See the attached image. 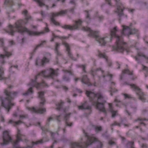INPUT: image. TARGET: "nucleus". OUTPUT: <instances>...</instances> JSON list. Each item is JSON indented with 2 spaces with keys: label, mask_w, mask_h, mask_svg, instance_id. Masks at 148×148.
Wrapping results in <instances>:
<instances>
[{
  "label": "nucleus",
  "mask_w": 148,
  "mask_h": 148,
  "mask_svg": "<svg viewBox=\"0 0 148 148\" xmlns=\"http://www.w3.org/2000/svg\"><path fill=\"white\" fill-rule=\"evenodd\" d=\"M145 120H146V119H142L140 118H138L137 119L134 120L135 122H137L138 121H143Z\"/></svg>",
  "instance_id": "nucleus-40"
},
{
  "label": "nucleus",
  "mask_w": 148,
  "mask_h": 148,
  "mask_svg": "<svg viewBox=\"0 0 148 148\" xmlns=\"http://www.w3.org/2000/svg\"><path fill=\"white\" fill-rule=\"evenodd\" d=\"M14 27L11 25L9 26V29L7 32L8 33H9L11 35H14L13 33L15 32L14 31Z\"/></svg>",
  "instance_id": "nucleus-23"
},
{
  "label": "nucleus",
  "mask_w": 148,
  "mask_h": 148,
  "mask_svg": "<svg viewBox=\"0 0 148 148\" xmlns=\"http://www.w3.org/2000/svg\"><path fill=\"white\" fill-rule=\"evenodd\" d=\"M107 75L110 76L111 79L112 77V74H107ZM110 80H111V79H110Z\"/></svg>",
  "instance_id": "nucleus-63"
},
{
  "label": "nucleus",
  "mask_w": 148,
  "mask_h": 148,
  "mask_svg": "<svg viewBox=\"0 0 148 148\" xmlns=\"http://www.w3.org/2000/svg\"><path fill=\"white\" fill-rule=\"evenodd\" d=\"M81 67H82V69L84 71V72H85V66L82 65V66Z\"/></svg>",
  "instance_id": "nucleus-59"
},
{
  "label": "nucleus",
  "mask_w": 148,
  "mask_h": 148,
  "mask_svg": "<svg viewBox=\"0 0 148 148\" xmlns=\"http://www.w3.org/2000/svg\"><path fill=\"white\" fill-rule=\"evenodd\" d=\"M109 111L111 112L112 114V118L115 117L117 114V111H114V110L113 108L112 107V104L111 103H109Z\"/></svg>",
  "instance_id": "nucleus-17"
},
{
  "label": "nucleus",
  "mask_w": 148,
  "mask_h": 148,
  "mask_svg": "<svg viewBox=\"0 0 148 148\" xmlns=\"http://www.w3.org/2000/svg\"><path fill=\"white\" fill-rule=\"evenodd\" d=\"M4 4L5 5L9 4L11 6L14 5V3L12 0H5Z\"/></svg>",
  "instance_id": "nucleus-27"
},
{
  "label": "nucleus",
  "mask_w": 148,
  "mask_h": 148,
  "mask_svg": "<svg viewBox=\"0 0 148 148\" xmlns=\"http://www.w3.org/2000/svg\"><path fill=\"white\" fill-rule=\"evenodd\" d=\"M27 10H25L24 11H23L22 12V14H25V15H27Z\"/></svg>",
  "instance_id": "nucleus-55"
},
{
  "label": "nucleus",
  "mask_w": 148,
  "mask_h": 148,
  "mask_svg": "<svg viewBox=\"0 0 148 148\" xmlns=\"http://www.w3.org/2000/svg\"><path fill=\"white\" fill-rule=\"evenodd\" d=\"M60 115H59L58 116H57L56 117V119L58 121H59V122L60 121V120L58 119V118L59 117H60Z\"/></svg>",
  "instance_id": "nucleus-61"
},
{
  "label": "nucleus",
  "mask_w": 148,
  "mask_h": 148,
  "mask_svg": "<svg viewBox=\"0 0 148 148\" xmlns=\"http://www.w3.org/2000/svg\"><path fill=\"white\" fill-rule=\"evenodd\" d=\"M97 56L99 58H103L105 59L106 61L108 60V57L105 54V53H102L99 50L97 51Z\"/></svg>",
  "instance_id": "nucleus-19"
},
{
  "label": "nucleus",
  "mask_w": 148,
  "mask_h": 148,
  "mask_svg": "<svg viewBox=\"0 0 148 148\" xmlns=\"http://www.w3.org/2000/svg\"><path fill=\"white\" fill-rule=\"evenodd\" d=\"M93 127L95 129V131L97 133L101 131L102 130V128L101 126L93 125Z\"/></svg>",
  "instance_id": "nucleus-28"
},
{
  "label": "nucleus",
  "mask_w": 148,
  "mask_h": 148,
  "mask_svg": "<svg viewBox=\"0 0 148 148\" xmlns=\"http://www.w3.org/2000/svg\"><path fill=\"white\" fill-rule=\"evenodd\" d=\"M3 49L5 51L4 54H1L0 55V58H2L3 59L5 56L9 57L12 55V54L11 53L7 51V48L6 47H4Z\"/></svg>",
  "instance_id": "nucleus-16"
},
{
  "label": "nucleus",
  "mask_w": 148,
  "mask_h": 148,
  "mask_svg": "<svg viewBox=\"0 0 148 148\" xmlns=\"http://www.w3.org/2000/svg\"><path fill=\"white\" fill-rule=\"evenodd\" d=\"M4 93L6 97L5 98V100L2 101L1 106L6 109H7L8 112L11 108V106H14V104L11 102V100L12 99L10 95L11 93L6 89L5 90ZM18 93V92L16 91H13L11 92V94L14 96H16Z\"/></svg>",
  "instance_id": "nucleus-6"
},
{
  "label": "nucleus",
  "mask_w": 148,
  "mask_h": 148,
  "mask_svg": "<svg viewBox=\"0 0 148 148\" xmlns=\"http://www.w3.org/2000/svg\"><path fill=\"white\" fill-rule=\"evenodd\" d=\"M85 12L86 13V18L89 21L90 20L91 18L90 16V14L89 13L88 11L87 10H85Z\"/></svg>",
  "instance_id": "nucleus-34"
},
{
  "label": "nucleus",
  "mask_w": 148,
  "mask_h": 148,
  "mask_svg": "<svg viewBox=\"0 0 148 148\" xmlns=\"http://www.w3.org/2000/svg\"><path fill=\"white\" fill-rule=\"evenodd\" d=\"M114 101L116 102H118V103H121V104H122L123 106H126V105L124 103H123L121 101L119 100L118 99H116L114 100Z\"/></svg>",
  "instance_id": "nucleus-43"
},
{
  "label": "nucleus",
  "mask_w": 148,
  "mask_h": 148,
  "mask_svg": "<svg viewBox=\"0 0 148 148\" xmlns=\"http://www.w3.org/2000/svg\"><path fill=\"white\" fill-rule=\"evenodd\" d=\"M43 143L42 139H40L38 141L34 142L32 141V142L31 145V146L29 147V148H32L34 145H37L39 144L42 143Z\"/></svg>",
  "instance_id": "nucleus-24"
},
{
  "label": "nucleus",
  "mask_w": 148,
  "mask_h": 148,
  "mask_svg": "<svg viewBox=\"0 0 148 148\" xmlns=\"http://www.w3.org/2000/svg\"><path fill=\"white\" fill-rule=\"evenodd\" d=\"M62 88L63 90L66 91H67L68 90V88L66 86H62Z\"/></svg>",
  "instance_id": "nucleus-49"
},
{
  "label": "nucleus",
  "mask_w": 148,
  "mask_h": 148,
  "mask_svg": "<svg viewBox=\"0 0 148 148\" xmlns=\"http://www.w3.org/2000/svg\"><path fill=\"white\" fill-rule=\"evenodd\" d=\"M28 115L27 114L26 115H20V118H28Z\"/></svg>",
  "instance_id": "nucleus-42"
},
{
  "label": "nucleus",
  "mask_w": 148,
  "mask_h": 148,
  "mask_svg": "<svg viewBox=\"0 0 148 148\" xmlns=\"http://www.w3.org/2000/svg\"><path fill=\"white\" fill-rule=\"evenodd\" d=\"M123 10L121 7L119 6L117 8V11L116 12L118 14V16L121 17L124 15Z\"/></svg>",
  "instance_id": "nucleus-18"
},
{
  "label": "nucleus",
  "mask_w": 148,
  "mask_h": 148,
  "mask_svg": "<svg viewBox=\"0 0 148 148\" xmlns=\"http://www.w3.org/2000/svg\"><path fill=\"white\" fill-rule=\"evenodd\" d=\"M85 136L87 137V140L84 143L83 145L79 143H73L71 144V148H84L87 147L88 146L91 145L93 142H97V148H102L103 144L96 138L93 136L88 135V133H85Z\"/></svg>",
  "instance_id": "nucleus-4"
},
{
  "label": "nucleus",
  "mask_w": 148,
  "mask_h": 148,
  "mask_svg": "<svg viewBox=\"0 0 148 148\" xmlns=\"http://www.w3.org/2000/svg\"><path fill=\"white\" fill-rule=\"evenodd\" d=\"M53 36L54 37L56 38V37H57L61 39H67L69 38V37H65V36H56L55 35V34H53Z\"/></svg>",
  "instance_id": "nucleus-33"
},
{
  "label": "nucleus",
  "mask_w": 148,
  "mask_h": 148,
  "mask_svg": "<svg viewBox=\"0 0 148 148\" xmlns=\"http://www.w3.org/2000/svg\"><path fill=\"white\" fill-rule=\"evenodd\" d=\"M3 143H1V145L8 144L12 140V138L9 132L7 130L4 131L3 134Z\"/></svg>",
  "instance_id": "nucleus-8"
},
{
  "label": "nucleus",
  "mask_w": 148,
  "mask_h": 148,
  "mask_svg": "<svg viewBox=\"0 0 148 148\" xmlns=\"http://www.w3.org/2000/svg\"><path fill=\"white\" fill-rule=\"evenodd\" d=\"M102 136L104 137L108 138V135L107 134V132H106L105 133L103 134H102Z\"/></svg>",
  "instance_id": "nucleus-51"
},
{
  "label": "nucleus",
  "mask_w": 148,
  "mask_h": 148,
  "mask_svg": "<svg viewBox=\"0 0 148 148\" xmlns=\"http://www.w3.org/2000/svg\"><path fill=\"white\" fill-rule=\"evenodd\" d=\"M63 103L61 101V103L59 104L56 108L57 110H60V109L62 108V104Z\"/></svg>",
  "instance_id": "nucleus-37"
},
{
  "label": "nucleus",
  "mask_w": 148,
  "mask_h": 148,
  "mask_svg": "<svg viewBox=\"0 0 148 148\" xmlns=\"http://www.w3.org/2000/svg\"><path fill=\"white\" fill-rule=\"evenodd\" d=\"M123 29L122 32H121L122 35H127L129 36L130 35H133L134 33L131 32V29L129 26H127L125 25L122 26Z\"/></svg>",
  "instance_id": "nucleus-12"
},
{
  "label": "nucleus",
  "mask_w": 148,
  "mask_h": 148,
  "mask_svg": "<svg viewBox=\"0 0 148 148\" xmlns=\"http://www.w3.org/2000/svg\"><path fill=\"white\" fill-rule=\"evenodd\" d=\"M124 95L125 98H130L131 97L130 95L127 94H124Z\"/></svg>",
  "instance_id": "nucleus-52"
},
{
  "label": "nucleus",
  "mask_w": 148,
  "mask_h": 148,
  "mask_svg": "<svg viewBox=\"0 0 148 148\" xmlns=\"http://www.w3.org/2000/svg\"><path fill=\"white\" fill-rule=\"evenodd\" d=\"M22 21L19 20L15 23V27L16 29L17 32L19 33H23L24 31L27 32L29 35H33L35 34V32L29 30L27 28L23 27L22 26Z\"/></svg>",
  "instance_id": "nucleus-7"
},
{
  "label": "nucleus",
  "mask_w": 148,
  "mask_h": 148,
  "mask_svg": "<svg viewBox=\"0 0 148 148\" xmlns=\"http://www.w3.org/2000/svg\"><path fill=\"white\" fill-rule=\"evenodd\" d=\"M23 123V122L20 120H19L18 121H17V122H14V124H19L20 123Z\"/></svg>",
  "instance_id": "nucleus-54"
},
{
  "label": "nucleus",
  "mask_w": 148,
  "mask_h": 148,
  "mask_svg": "<svg viewBox=\"0 0 148 148\" xmlns=\"http://www.w3.org/2000/svg\"><path fill=\"white\" fill-rule=\"evenodd\" d=\"M25 20L26 21L25 23L26 24L28 22V20L31 19V17L28 14L27 15H25Z\"/></svg>",
  "instance_id": "nucleus-32"
},
{
  "label": "nucleus",
  "mask_w": 148,
  "mask_h": 148,
  "mask_svg": "<svg viewBox=\"0 0 148 148\" xmlns=\"http://www.w3.org/2000/svg\"><path fill=\"white\" fill-rule=\"evenodd\" d=\"M50 133L51 135V136L52 137V138L53 139H54V135L55 133H54L52 132H51Z\"/></svg>",
  "instance_id": "nucleus-62"
},
{
  "label": "nucleus",
  "mask_w": 148,
  "mask_h": 148,
  "mask_svg": "<svg viewBox=\"0 0 148 148\" xmlns=\"http://www.w3.org/2000/svg\"><path fill=\"white\" fill-rule=\"evenodd\" d=\"M106 2L109 5L111 6L112 5V3L110 2V0H105Z\"/></svg>",
  "instance_id": "nucleus-48"
},
{
  "label": "nucleus",
  "mask_w": 148,
  "mask_h": 148,
  "mask_svg": "<svg viewBox=\"0 0 148 148\" xmlns=\"http://www.w3.org/2000/svg\"><path fill=\"white\" fill-rule=\"evenodd\" d=\"M39 61H40V59L38 58H37L36 59V66L38 65V62H39Z\"/></svg>",
  "instance_id": "nucleus-56"
},
{
  "label": "nucleus",
  "mask_w": 148,
  "mask_h": 148,
  "mask_svg": "<svg viewBox=\"0 0 148 148\" xmlns=\"http://www.w3.org/2000/svg\"><path fill=\"white\" fill-rule=\"evenodd\" d=\"M143 69L146 71V74L145 75V77H146L147 76V75H148V68L147 67L143 65Z\"/></svg>",
  "instance_id": "nucleus-36"
},
{
  "label": "nucleus",
  "mask_w": 148,
  "mask_h": 148,
  "mask_svg": "<svg viewBox=\"0 0 148 148\" xmlns=\"http://www.w3.org/2000/svg\"><path fill=\"white\" fill-rule=\"evenodd\" d=\"M60 44L58 43H56V47L55 49V51L56 52L58 53V48L59 47V46L60 45Z\"/></svg>",
  "instance_id": "nucleus-39"
},
{
  "label": "nucleus",
  "mask_w": 148,
  "mask_h": 148,
  "mask_svg": "<svg viewBox=\"0 0 148 148\" xmlns=\"http://www.w3.org/2000/svg\"><path fill=\"white\" fill-rule=\"evenodd\" d=\"M71 114V113H69L68 114H66L64 116V119L66 121L65 124L66 125L69 126H71L72 125L73 123H71L70 124L67 121L70 118V115Z\"/></svg>",
  "instance_id": "nucleus-20"
},
{
  "label": "nucleus",
  "mask_w": 148,
  "mask_h": 148,
  "mask_svg": "<svg viewBox=\"0 0 148 148\" xmlns=\"http://www.w3.org/2000/svg\"><path fill=\"white\" fill-rule=\"evenodd\" d=\"M0 42L1 43V46H3L4 45L3 40V38H0Z\"/></svg>",
  "instance_id": "nucleus-45"
},
{
  "label": "nucleus",
  "mask_w": 148,
  "mask_h": 148,
  "mask_svg": "<svg viewBox=\"0 0 148 148\" xmlns=\"http://www.w3.org/2000/svg\"><path fill=\"white\" fill-rule=\"evenodd\" d=\"M99 70H100L101 71V72L102 73H103V71L102 70H101L100 68L97 69H95L93 70L92 71V75L94 76V74H95V73Z\"/></svg>",
  "instance_id": "nucleus-31"
},
{
  "label": "nucleus",
  "mask_w": 148,
  "mask_h": 148,
  "mask_svg": "<svg viewBox=\"0 0 148 148\" xmlns=\"http://www.w3.org/2000/svg\"><path fill=\"white\" fill-rule=\"evenodd\" d=\"M75 91L76 92H77L79 93H81L82 92V91L80 89L77 88L75 89Z\"/></svg>",
  "instance_id": "nucleus-53"
},
{
  "label": "nucleus",
  "mask_w": 148,
  "mask_h": 148,
  "mask_svg": "<svg viewBox=\"0 0 148 148\" xmlns=\"http://www.w3.org/2000/svg\"><path fill=\"white\" fill-rule=\"evenodd\" d=\"M45 31L47 32H48L49 31V29L47 27H45Z\"/></svg>",
  "instance_id": "nucleus-64"
},
{
  "label": "nucleus",
  "mask_w": 148,
  "mask_h": 148,
  "mask_svg": "<svg viewBox=\"0 0 148 148\" xmlns=\"http://www.w3.org/2000/svg\"><path fill=\"white\" fill-rule=\"evenodd\" d=\"M49 73L48 74L46 75L45 73L46 72L45 71H42L40 73H38L37 75L35 76L34 79H32L31 82L28 84V85L31 87L28 89L27 91L25 93L23 94V95H27L30 93H33V91L32 90V87H35L37 89H38L39 88L41 84L38 83L37 82L36 80L38 76L40 75H42L44 77H47L53 79L55 76H57V74L55 72V71L53 69L50 68L48 70Z\"/></svg>",
  "instance_id": "nucleus-3"
},
{
  "label": "nucleus",
  "mask_w": 148,
  "mask_h": 148,
  "mask_svg": "<svg viewBox=\"0 0 148 148\" xmlns=\"http://www.w3.org/2000/svg\"><path fill=\"white\" fill-rule=\"evenodd\" d=\"M67 11L66 10H62L60 11L58 13L59 15H62L64 14H66L67 13Z\"/></svg>",
  "instance_id": "nucleus-35"
},
{
  "label": "nucleus",
  "mask_w": 148,
  "mask_h": 148,
  "mask_svg": "<svg viewBox=\"0 0 148 148\" xmlns=\"http://www.w3.org/2000/svg\"><path fill=\"white\" fill-rule=\"evenodd\" d=\"M148 110L146 109H144L142 111V112L143 114H145L147 112Z\"/></svg>",
  "instance_id": "nucleus-60"
},
{
  "label": "nucleus",
  "mask_w": 148,
  "mask_h": 148,
  "mask_svg": "<svg viewBox=\"0 0 148 148\" xmlns=\"http://www.w3.org/2000/svg\"><path fill=\"white\" fill-rule=\"evenodd\" d=\"M127 72H129V70L128 69L122 71L123 73H127Z\"/></svg>",
  "instance_id": "nucleus-58"
},
{
  "label": "nucleus",
  "mask_w": 148,
  "mask_h": 148,
  "mask_svg": "<svg viewBox=\"0 0 148 148\" xmlns=\"http://www.w3.org/2000/svg\"><path fill=\"white\" fill-rule=\"evenodd\" d=\"M109 144L110 145H113L115 144V142L112 140H110L109 141Z\"/></svg>",
  "instance_id": "nucleus-47"
},
{
  "label": "nucleus",
  "mask_w": 148,
  "mask_h": 148,
  "mask_svg": "<svg viewBox=\"0 0 148 148\" xmlns=\"http://www.w3.org/2000/svg\"><path fill=\"white\" fill-rule=\"evenodd\" d=\"M25 136L21 134V133H17L16 135V140L14 142L13 144L14 148H21L18 145L20 141H25V142L28 141V140L26 139H25L24 140L22 139V137Z\"/></svg>",
  "instance_id": "nucleus-10"
},
{
  "label": "nucleus",
  "mask_w": 148,
  "mask_h": 148,
  "mask_svg": "<svg viewBox=\"0 0 148 148\" xmlns=\"http://www.w3.org/2000/svg\"><path fill=\"white\" fill-rule=\"evenodd\" d=\"M81 81L83 83L88 84V86L90 85V83H88L89 82V79L87 78L86 75H84L83 76L82 78V79Z\"/></svg>",
  "instance_id": "nucleus-21"
},
{
  "label": "nucleus",
  "mask_w": 148,
  "mask_h": 148,
  "mask_svg": "<svg viewBox=\"0 0 148 148\" xmlns=\"http://www.w3.org/2000/svg\"><path fill=\"white\" fill-rule=\"evenodd\" d=\"M63 71H64V72L66 73H69L70 75H72V72L70 71H68V70H63Z\"/></svg>",
  "instance_id": "nucleus-44"
},
{
  "label": "nucleus",
  "mask_w": 148,
  "mask_h": 148,
  "mask_svg": "<svg viewBox=\"0 0 148 148\" xmlns=\"http://www.w3.org/2000/svg\"><path fill=\"white\" fill-rule=\"evenodd\" d=\"M138 55L139 56L143 57L146 59H147L148 60V57L146 56L145 55L143 54L142 53H138Z\"/></svg>",
  "instance_id": "nucleus-38"
},
{
  "label": "nucleus",
  "mask_w": 148,
  "mask_h": 148,
  "mask_svg": "<svg viewBox=\"0 0 148 148\" xmlns=\"http://www.w3.org/2000/svg\"><path fill=\"white\" fill-rule=\"evenodd\" d=\"M40 61H41L40 65L43 66L44 63L48 62L49 61V60L48 59L44 57L41 59Z\"/></svg>",
  "instance_id": "nucleus-25"
},
{
  "label": "nucleus",
  "mask_w": 148,
  "mask_h": 148,
  "mask_svg": "<svg viewBox=\"0 0 148 148\" xmlns=\"http://www.w3.org/2000/svg\"><path fill=\"white\" fill-rule=\"evenodd\" d=\"M86 94L92 104L95 106L96 108L104 113L105 116H107V112L104 107V103L106 101L104 99L103 96L100 93L95 94L91 91L86 90Z\"/></svg>",
  "instance_id": "nucleus-2"
},
{
  "label": "nucleus",
  "mask_w": 148,
  "mask_h": 148,
  "mask_svg": "<svg viewBox=\"0 0 148 148\" xmlns=\"http://www.w3.org/2000/svg\"><path fill=\"white\" fill-rule=\"evenodd\" d=\"M63 79L65 81H69L70 80V78L67 74L64 75L63 76Z\"/></svg>",
  "instance_id": "nucleus-30"
},
{
  "label": "nucleus",
  "mask_w": 148,
  "mask_h": 148,
  "mask_svg": "<svg viewBox=\"0 0 148 148\" xmlns=\"http://www.w3.org/2000/svg\"><path fill=\"white\" fill-rule=\"evenodd\" d=\"M135 10L134 9H128V11L132 13H133L134 11Z\"/></svg>",
  "instance_id": "nucleus-57"
},
{
  "label": "nucleus",
  "mask_w": 148,
  "mask_h": 148,
  "mask_svg": "<svg viewBox=\"0 0 148 148\" xmlns=\"http://www.w3.org/2000/svg\"><path fill=\"white\" fill-rule=\"evenodd\" d=\"M78 107L79 109L81 110H90L91 108V106L88 105L87 101H85L81 106H78Z\"/></svg>",
  "instance_id": "nucleus-15"
},
{
  "label": "nucleus",
  "mask_w": 148,
  "mask_h": 148,
  "mask_svg": "<svg viewBox=\"0 0 148 148\" xmlns=\"http://www.w3.org/2000/svg\"><path fill=\"white\" fill-rule=\"evenodd\" d=\"M45 42V41H43L41 42V43L37 45L33 51V53H34L36 52V50L38 49V48L42 46L43 45V43Z\"/></svg>",
  "instance_id": "nucleus-26"
},
{
  "label": "nucleus",
  "mask_w": 148,
  "mask_h": 148,
  "mask_svg": "<svg viewBox=\"0 0 148 148\" xmlns=\"http://www.w3.org/2000/svg\"><path fill=\"white\" fill-rule=\"evenodd\" d=\"M117 125V123L116 122H114L111 125V129L112 130H113V128L112 127V126L116 125Z\"/></svg>",
  "instance_id": "nucleus-46"
},
{
  "label": "nucleus",
  "mask_w": 148,
  "mask_h": 148,
  "mask_svg": "<svg viewBox=\"0 0 148 148\" xmlns=\"http://www.w3.org/2000/svg\"><path fill=\"white\" fill-rule=\"evenodd\" d=\"M38 97L40 100L39 105V108L37 109H36L34 107H29L27 108L28 110L32 112L35 113L42 114L46 111L45 108H42L46 103V100L44 97V92L42 91L39 92H38Z\"/></svg>",
  "instance_id": "nucleus-5"
},
{
  "label": "nucleus",
  "mask_w": 148,
  "mask_h": 148,
  "mask_svg": "<svg viewBox=\"0 0 148 148\" xmlns=\"http://www.w3.org/2000/svg\"><path fill=\"white\" fill-rule=\"evenodd\" d=\"M58 15H59V14H58V13H51V16L50 18V21L54 24L56 26H59L60 23L55 20L54 19V18L55 17L57 16Z\"/></svg>",
  "instance_id": "nucleus-14"
},
{
  "label": "nucleus",
  "mask_w": 148,
  "mask_h": 148,
  "mask_svg": "<svg viewBox=\"0 0 148 148\" xmlns=\"http://www.w3.org/2000/svg\"><path fill=\"white\" fill-rule=\"evenodd\" d=\"M62 44L64 45L66 47V50L68 52V55L69 57L72 60L76 61L77 59L73 57V55L70 52V49L69 48V45L65 41H62Z\"/></svg>",
  "instance_id": "nucleus-13"
},
{
  "label": "nucleus",
  "mask_w": 148,
  "mask_h": 148,
  "mask_svg": "<svg viewBox=\"0 0 148 148\" xmlns=\"http://www.w3.org/2000/svg\"><path fill=\"white\" fill-rule=\"evenodd\" d=\"M141 148H148V145L146 143H143L141 145Z\"/></svg>",
  "instance_id": "nucleus-41"
},
{
  "label": "nucleus",
  "mask_w": 148,
  "mask_h": 148,
  "mask_svg": "<svg viewBox=\"0 0 148 148\" xmlns=\"http://www.w3.org/2000/svg\"><path fill=\"white\" fill-rule=\"evenodd\" d=\"M134 141H128L126 144V147L129 148L130 147H131L134 146Z\"/></svg>",
  "instance_id": "nucleus-29"
},
{
  "label": "nucleus",
  "mask_w": 148,
  "mask_h": 148,
  "mask_svg": "<svg viewBox=\"0 0 148 148\" xmlns=\"http://www.w3.org/2000/svg\"><path fill=\"white\" fill-rule=\"evenodd\" d=\"M82 29L86 31L89 32L88 36L90 37L95 38L96 40L102 45H104L107 42L111 41L112 38L114 37L116 39V46L113 47L114 49L116 51L122 53L125 49V47L126 43L123 42V40L121 36H120L116 34L117 31V27L116 26L110 30V35L111 38L109 40H108V38H100L97 32L93 31L88 27H83Z\"/></svg>",
  "instance_id": "nucleus-1"
},
{
  "label": "nucleus",
  "mask_w": 148,
  "mask_h": 148,
  "mask_svg": "<svg viewBox=\"0 0 148 148\" xmlns=\"http://www.w3.org/2000/svg\"><path fill=\"white\" fill-rule=\"evenodd\" d=\"M4 69L2 66H0V80H2L5 78L4 76Z\"/></svg>",
  "instance_id": "nucleus-22"
},
{
  "label": "nucleus",
  "mask_w": 148,
  "mask_h": 148,
  "mask_svg": "<svg viewBox=\"0 0 148 148\" xmlns=\"http://www.w3.org/2000/svg\"><path fill=\"white\" fill-rule=\"evenodd\" d=\"M82 22L79 19L77 21H75V24L73 26H71L69 25H65L62 26V27L65 29H68L71 30H72L74 29H77L78 28L79 26L80 25Z\"/></svg>",
  "instance_id": "nucleus-11"
},
{
  "label": "nucleus",
  "mask_w": 148,
  "mask_h": 148,
  "mask_svg": "<svg viewBox=\"0 0 148 148\" xmlns=\"http://www.w3.org/2000/svg\"><path fill=\"white\" fill-rule=\"evenodd\" d=\"M138 30L136 29H131V32H132L133 33H134L133 34H135L137 32Z\"/></svg>",
  "instance_id": "nucleus-50"
},
{
  "label": "nucleus",
  "mask_w": 148,
  "mask_h": 148,
  "mask_svg": "<svg viewBox=\"0 0 148 148\" xmlns=\"http://www.w3.org/2000/svg\"><path fill=\"white\" fill-rule=\"evenodd\" d=\"M129 85L132 88H134L136 90L137 94L138 95L139 99L142 102H145L146 100V98L144 97V94L141 91L140 89L134 84H130Z\"/></svg>",
  "instance_id": "nucleus-9"
}]
</instances>
